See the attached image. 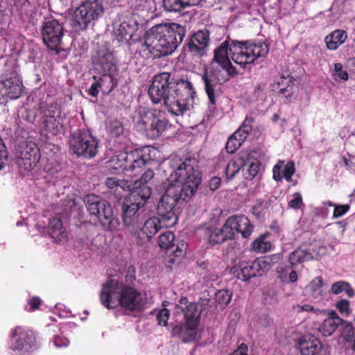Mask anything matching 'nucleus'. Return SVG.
<instances>
[{"instance_id": "f257e3e1", "label": "nucleus", "mask_w": 355, "mask_h": 355, "mask_svg": "<svg viewBox=\"0 0 355 355\" xmlns=\"http://www.w3.org/2000/svg\"><path fill=\"white\" fill-rule=\"evenodd\" d=\"M185 34V26L179 24H156L137 41L136 53L145 60L171 55L182 43Z\"/></svg>"}, {"instance_id": "f03ea898", "label": "nucleus", "mask_w": 355, "mask_h": 355, "mask_svg": "<svg viewBox=\"0 0 355 355\" xmlns=\"http://www.w3.org/2000/svg\"><path fill=\"white\" fill-rule=\"evenodd\" d=\"M268 51V45L265 42L225 40L214 51L213 61L221 67L229 76H234L238 71L231 60L245 68L247 64L254 63L259 58H265Z\"/></svg>"}, {"instance_id": "7ed1b4c3", "label": "nucleus", "mask_w": 355, "mask_h": 355, "mask_svg": "<svg viewBox=\"0 0 355 355\" xmlns=\"http://www.w3.org/2000/svg\"><path fill=\"white\" fill-rule=\"evenodd\" d=\"M100 301L107 309L120 306L129 311H140L146 304L142 293L135 286L124 285L114 279H107L102 285Z\"/></svg>"}, {"instance_id": "20e7f679", "label": "nucleus", "mask_w": 355, "mask_h": 355, "mask_svg": "<svg viewBox=\"0 0 355 355\" xmlns=\"http://www.w3.org/2000/svg\"><path fill=\"white\" fill-rule=\"evenodd\" d=\"M168 165L171 172L167 178V186H180L185 196H192L201 183L198 159L191 157L184 159L175 157L168 159Z\"/></svg>"}, {"instance_id": "39448f33", "label": "nucleus", "mask_w": 355, "mask_h": 355, "mask_svg": "<svg viewBox=\"0 0 355 355\" xmlns=\"http://www.w3.org/2000/svg\"><path fill=\"white\" fill-rule=\"evenodd\" d=\"M182 189L180 186H167L158 202L157 214L165 227H173L178 223L180 206L190 197L185 196Z\"/></svg>"}, {"instance_id": "423d86ee", "label": "nucleus", "mask_w": 355, "mask_h": 355, "mask_svg": "<svg viewBox=\"0 0 355 355\" xmlns=\"http://www.w3.org/2000/svg\"><path fill=\"white\" fill-rule=\"evenodd\" d=\"M172 76L170 73L162 72L155 74L148 88V95L153 103H163L168 112L173 114V111L180 110L175 106L172 87Z\"/></svg>"}, {"instance_id": "0eeeda50", "label": "nucleus", "mask_w": 355, "mask_h": 355, "mask_svg": "<svg viewBox=\"0 0 355 355\" xmlns=\"http://www.w3.org/2000/svg\"><path fill=\"white\" fill-rule=\"evenodd\" d=\"M37 117L42 131L57 136L63 130L65 114L57 101H46L40 103L37 110Z\"/></svg>"}, {"instance_id": "6e6552de", "label": "nucleus", "mask_w": 355, "mask_h": 355, "mask_svg": "<svg viewBox=\"0 0 355 355\" xmlns=\"http://www.w3.org/2000/svg\"><path fill=\"white\" fill-rule=\"evenodd\" d=\"M85 202L89 214L98 219L105 230L114 231L118 228L119 222L118 218L114 216L113 209L110 202L94 194L87 195Z\"/></svg>"}, {"instance_id": "1a4fd4ad", "label": "nucleus", "mask_w": 355, "mask_h": 355, "mask_svg": "<svg viewBox=\"0 0 355 355\" xmlns=\"http://www.w3.org/2000/svg\"><path fill=\"white\" fill-rule=\"evenodd\" d=\"M69 149L77 157L94 158L98 151V140L89 130L78 129L71 133Z\"/></svg>"}, {"instance_id": "9d476101", "label": "nucleus", "mask_w": 355, "mask_h": 355, "mask_svg": "<svg viewBox=\"0 0 355 355\" xmlns=\"http://www.w3.org/2000/svg\"><path fill=\"white\" fill-rule=\"evenodd\" d=\"M24 89L19 66L15 63L6 64L0 76L1 95L10 99H17L21 96Z\"/></svg>"}, {"instance_id": "9b49d317", "label": "nucleus", "mask_w": 355, "mask_h": 355, "mask_svg": "<svg viewBox=\"0 0 355 355\" xmlns=\"http://www.w3.org/2000/svg\"><path fill=\"white\" fill-rule=\"evenodd\" d=\"M169 126V121L164 113L155 109L144 112L137 123L138 128L153 139L159 137Z\"/></svg>"}, {"instance_id": "f8f14e48", "label": "nucleus", "mask_w": 355, "mask_h": 355, "mask_svg": "<svg viewBox=\"0 0 355 355\" xmlns=\"http://www.w3.org/2000/svg\"><path fill=\"white\" fill-rule=\"evenodd\" d=\"M231 77H234V76H229L219 65L218 67L211 65L205 69L202 80L209 99V107L215 106L216 98L220 91V85L223 83L229 80Z\"/></svg>"}, {"instance_id": "ddd939ff", "label": "nucleus", "mask_w": 355, "mask_h": 355, "mask_svg": "<svg viewBox=\"0 0 355 355\" xmlns=\"http://www.w3.org/2000/svg\"><path fill=\"white\" fill-rule=\"evenodd\" d=\"M38 347L37 334L32 329L22 326H17L10 329V350L25 354L34 351Z\"/></svg>"}, {"instance_id": "4468645a", "label": "nucleus", "mask_w": 355, "mask_h": 355, "mask_svg": "<svg viewBox=\"0 0 355 355\" xmlns=\"http://www.w3.org/2000/svg\"><path fill=\"white\" fill-rule=\"evenodd\" d=\"M172 87L175 106L180 110L173 111V115H182L189 109L190 103L193 101L196 92L191 83L187 78L172 76Z\"/></svg>"}, {"instance_id": "2eb2a0df", "label": "nucleus", "mask_w": 355, "mask_h": 355, "mask_svg": "<svg viewBox=\"0 0 355 355\" xmlns=\"http://www.w3.org/2000/svg\"><path fill=\"white\" fill-rule=\"evenodd\" d=\"M273 257L258 258L252 261H240L231 268V273L238 279L246 282L261 276L270 268Z\"/></svg>"}, {"instance_id": "dca6fc26", "label": "nucleus", "mask_w": 355, "mask_h": 355, "mask_svg": "<svg viewBox=\"0 0 355 355\" xmlns=\"http://www.w3.org/2000/svg\"><path fill=\"white\" fill-rule=\"evenodd\" d=\"M103 11L101 3L96 1H86L82 2L74 10L73 20L79 29L85 30L101 16Z\"/></svg>"}, {"instance_id": "f3484780", "label": "nucleus", "mask_w": 355, "mask_h": 355, "mask_svg": "<svg viewBox=\"0 0 355 355\" xmlns=\"http://www.w3.org/2000/svg\"><path fill=\"white\" fill-rule=\"evenodd\" d=\"M64 34L63 26L57 19H51L43 23L42 41L49 50L55 51L56 54H59L62 51L61 44Z\"/></svg>"}, {"instance_id": "a211bd4d", "label": "nucleus", "mask_w": 355, "mask_h": 355, "mask_svg": "<svg viewBox=\"0 0 355 355\" xmlns=\"http://www.w3.org/2000/svg\"><path fill=\"white\" fill-rule=\"evenodd\" d=\"M92 62L94 70L98 73L118 71L113 52L106 42L97 43L95 52L92 55Z\"/></svg>"}, {"instance_id": "6ab92c4d", "label": "nucleus", "mask_w": 355, "mask_h": 355, "mask_svg": "<svg viewBox=\"0 0 355 355\" xmlns=\"http://www.w3.org/2000/svg\"><path fill=\"white\" fill-rule=\"evenodd\" d=\"M175 314H182L184 320L188 325L198 327L200 321L201 311L198 309V304L189 302L188 298L182 296L175 305Z\"/></svg>"}, {"instance_id": "aec40b11", "label": "nucleus", "mask_w": 355, "mask_h": 355, "mask_svg": "<svg viewBox=\"0 0 355 355\" xmlns=\"http://www.w3.org/2000/svg\"><path fill=\"white\" fill-rule=\"evenodd\" d=\"M141 207L124 200L123 204V221L131 232L136 234L144 221L143 214L139 211Z\"/></svg>"}, {"instance_id": "412c9836", "label": "nucleus", "mask_w": 355, "mask_h": 355, "mask_svg": "<svg viewBox=\"0 0 355 355\" xmlns=\"http://www.w3.org/2000/svg\"><path fill=\"white\" fill-rule=\"evenodd\" d=\"M210 32L207 29L199 30L189 38L185 49L193 57L201 58L206 54L209 43Z\"/></svg>"}, {"instance_id": "4be33fe9", "label": "nucleus", "mask_w": 355, "mask_h": 355, "mask_svg": "<svg viewBox=\"0 0 355 355\" xmlns=\"http://www.w3.org/2000/svg\"><path fill=\"white\" fill-rule=\"evenodd\" d=\"M225 228L232 232V240L235 236V232L241 233L244 239L250 237L254 230V225L250 219L243 214L233 215L225 221Z\"/></svg>"}, {"instance_id": "5701e85b", "label": "nucleus", "mask_w": 355, "mask_h": 355, "mask_svg": "<svg viewBox=\"0 0 355 355\" xmlns=\"http://www.w3.org/2000/svg\"><path fill=\"white\" fill-rule=\"evenodd\" d=\"M198 231L211 245L232 240V232L225 228V223L221 228L214 225H203L198 229Z\"/></svg>"}, {"instance_id": "b1692460", "label": "nucleus", "mask_w": 355, "mask_h": 355, "mask_svg": "<svg viewBox=\"0 0 355 355\" xmlns=\"http://www.w3.org/2000/svg\"><path fill=\"white\" fill-rule=\"evenodd\" d=\"M297 347L302 355H326L327 349L314 335L305 334L297 341Z\"/></svg>"}, {"instance_id": "393cba45", "label": "nucleus", "mask_w": 355, "mask_h": 355, "mask_svg": "<svg viewBox=\"0 0 355 355\" xmlns=\"http://www.w3.org/2000/svg\"><path fill=\"white\" fill-rule=\"evenodd\" d=\"M40 159V149L35 144H29L21 151V157L17 163L20 168L30 171L35 167Z\"/></svg>"}, {"instance_id": "a878e982", "label": "nucleus", "mask_w": 355, "mask_h": 355, "mask_svg": "<svg viewBox=\"0 0 355 355\" xmlns=\"http://www.w3.org/2000/svg\"><path fill=\"white\" fill-rule=\"evenodd\" d=\"M164 227L162 220L159 217H150L145 221L142 227L137 230L139 241L138 244L143 245L149 242L150 239L158 232V231Z\"/></svg>"}, {"instance_id": "bb28decb", "label": "nucleus", "mask_w": 355, "mask_h": 355, "mask_svg": "<svg viewBox=\"0 0 355 355\" xmlns=\"http://www.w3.org/2000/svg\"><path fill=\"white\" fill-rule=\"evenodd\" d=\"M139 26V23L137 19V15L132 14L130 17L127 21L122 22L116 31V35L119 42L131 45L132 37L138 30Z\"/></svg>"}, {"instance_id": "cd10ccee", "label": "nucleus", "mask_w": 355, "mask_h": 355, "mask_svg": "<svg viewBox=\"0 0 355 355\" xmlns=\"http://www.w3.org/2000/svg\"><path fill=\"white\" fill-rule=\"evenodd\" d=\"M171 335L173 338L180 340L183 343H191L198 339V327L180 322L172 327Z\"/></svg>"}, {"instance_id": "c85d7f7f", "label": "nucleus", "mask_w": 355, "mask_h": 355, "mask_svg": "<svg viewBox=\"0 0 355 355\" xmlns=\"http://www.w3.org/2000/svg\"><path fill=\"white\" fill-rule=\"evenodd\" d=\"M130 193L125 198L137 206L144 207L151 195V189L148 185L136 184L130 189Z\"/></svg>"}, {"instance_id": "c756f323", "label": "nucleus", "mask_w": 355, "mask_h": 355, "mask_svg": "<svg viewBox=\"0 0 355 355\" xmlns=\"http://www.w3.org/2000/svg\"><path fill=\"white\" fill-rule=\"evenodd\" d=\"M49 234L56 243H64L68 240V232L62 220L58 217L49 220Z\"/></svg>"}, {"instance_id": "7c9ffc66", "label": "nucleus", "mask_w": 355, "mask_h": 355, "mask_svg": "<svg viewBox=\"0 0 355 355\" xmlns=\"http://www.w3.org/2000/svg\"><path fill=\"white\" fill-rule=\"evenodd\" d=\"M295 172V167L293 162L285 164L284 161L279 160L273 166L272 178L277 182H281L284 178L287 182H291Z\"/></svg>"}, {"instance_id": "2f4dec72", "label": "nucleus", "mask_w": 355, "mask_h": 355, "mask_svg": "<svg viewBox=\"0 0 355 355\" xmlns=\"http://www.w3.org/2000/svg\"><path fill=\"white\" fill-rule=\"evenodd\" d=\"M175 235L171 231H166L158 237V245L162 249L166 250H173L175 257H181L184 254L183 250L178 245H175Z\"/></svg>"}, {"instance_id": "473e14b6", "label": "nucleus", "mask_w": 355, "mask_h": 355, "mask_svg": "<svg viewBox=\"0 0 355 355\" xmlns=\"http://www.w3.org/2000/svg\"><path fill=\"white\" fill-rule=\"evenodd\" d=\"M243 166V162L232 159L227 164L225 162H219L216 166V170L222 168V174L225 175L227 182L233 179V178L239 173L241 167Z\"/></svg>"}, {"instance_id": "72a5a7b5", "label": "nucleus", "mask_w": 355, "mask_h": 355, "mask_svg": "<svg viewBox=\"0 0 355 355\" xmlns=\"http://www.w3.org/2000/svg\"><path fill=\"white\" fill-rule=\"evenodd\" d=\"M201 0H164L163 8L166 11L178 12L187 7L198 5Z\"/></svg>"}, {"instance_id": "f704fd0d", "label": "nucleus", "mask_w": 355, "mask_h": 355, "mask_svg": "<svg viewBox=\"0 0 355 355\" xmlns=\"http://www.w3.org/2000/svg\"><path fill=\"white\" fill-rule=\"evenodd\" d=\"M117 72L99 73L101 77L98 78L101 88L104 94L110 95L118 85V79L116 78Z\"/></svg>"}, {"instance_id": "c9c22d12", "label": "nucleus", "mask_w": 355, "mask_h": 355, "mask_svg": "<svg viewBox=\"0 0 355 355\" xmlns=\"http://www.w3.org/2000/svg\"><path fill=\"white\" fill-rule=\"evenodd\" d=\"M127 172H133L137 169L141 168L144 166L149 158H147L145 155L140 153L138 151L131 152L127 153Z\"/></svg>"}, {"instance_id": "e433bc0d", "label": "nucleus", "mask_w": 355, "mask_h": 355, "mask_svg": "<svg viewBox=\"0 0 355 355\" xmlns=\"http://www.w3.org/2000/svg\"><path fill=\"white\" fill-rule=\"evenodd\" d=\"M105 184L111 193H113L117 199H120L123 196V192L125 189H130L128 182L123 180H117L115 178H107L105 181Z\"/></svg>"}, {"instance_id": "4c0bfd02", "label": "nucleus", "mask_w": 355, "mask_h": 355, "mask_svg": "<svg viewBox=\"0 0 355 355\" xmlns=\"http://www.w3.org/2000/svg\"><path fill=\"white\" fill-rule=\"evenodd\" d=\"M127 153H121L119 155H113L108 161L105 162V166L112 173H118L119 171H127Z\"/></svg>"}, {"instance_id": "58836bf2", "label": "nucleus", "mask_w": 355, "mask_h": 355, "mask_svg": "<svg viewBox=\"0 0 355 355\" xmlns=\"http://www.w3.org/2000/svg\"><path fill=\"white\" fill-rule=\"evenodd\" d=\"M347 37V32L343 30H336L325 37L327 47L329 50H336L343 44Z\"/></svg>"}, {"instance_id": "ea45409f", "label": "nucleus", "mask_w": 355, "mask_h": 355, "mask_svg": "<svg viewBox=\"0 0 355 355\" xmlns=\"http://www.w3.org/2000/svg\"><path fill=\"white\" fill-rule=\"evenodd\" d=\"M311 254L308 252L306 245H301L298 248L292 252L289 256V261L292 266H295L304 261L311 260Z\"/></svg>"}, {"instance_id": "a19ab883", "label": "nucleus", "mask_w": 355, "mask_h": 355, "mask_svg": "<svg viewBox=\"0 0 355 355\" xmlns=\"http://www.w3.org/2000/svg\"><path fill=\"white\" fill-rule=\"evenodd\" d=\"M270 206V200L258 198L252 207V214L257 219H261L265 217Z\"/></svg>"}, {"instance_id": "79ce46f5", "label": "nucleus", "mask_w": 355, "mask_h": 355, "mask_svg": "<svg viewBox=\"0 0 355 355\" xmlns=\"http://www.w3.org/2000/svg\"><path fill=\"white\" fill-rule=\"evenodd\" d=\"M270 234L266 232L261 234L257 238L252 244V248L254 252L265 253L269 251L271 248V243L267 241V238Z\"/></svg>"}, {"instance_id": "37998d69", "label": "nucleus", "mask_w": 355, "mask_h": 355, "mask_svg": "<svg viewBox=\"0 0 355 355\" xmlns=\"http://www.w3.org/2000/svg\"><path fill=\"white\" fill-rule=\"evenodd\" d=\"M246 138L243 137L239 131H235L227 139L225 149L230 154L235 153Z\"/></svg>"}, {"instance_id": "c03bdc74", "label": "nucleus", "mask_w": 355, "mask_h": 355, "mask_svg": "<svg viewBox=\"0 0 355 355\" xmlns=\"http://www.w3.org/2000/svg\"><path fill=\"white\" fill-rule=\"evenodd\" d=\"M330 292L334 295H338L345 292L349 297H353L355 295L354 290L349 283L345 281H338L331 285Z\"/></svg>"}, {"instance_id": "a18cd8bd", "label": "nucleus", "mask_w": 355, "mask_h": 355, "mask_svg": "<svg viewBox=\"0 0 355 355\" xmlns=\"http://www.w3.org/2000/svg\"><path fill=\"white\" fill-rule=\"evenodd\" d=\"M309 252L311 254V259H318L327 252V248L320 241H314L310 243H304Z\"/></svg>"}, {"instance_id": "49530a36", "label": "nucleus", "mask_w": 355, "mask_h": 355, "mask_svg": "<svg viewBox=\"0 0 355 355\" xmlns=\"http://www.w3.org/2000/svg\"><path fill=\"white\" fill-rule=\"evenodd\" d=\"M324 285L322 277L319 276L314 278L307 286L311 295L317 299L322 295V286Z\"/></svg>"}, {"instance_id": "de8ad7c7", "label": "nucleus", "mask_w": 355, "mask_h": 355, "mask_svg": "<svg viewBox=\"0 0 355 355\" xmlns=\"http://www.w3.org/2000/svg\"><path fill=\"white\" fill-rule=\"evenodd\" d=\"M107 132L111 137H120L124 135L125 128L121 121L114 120L107 124Z\"/></svg>"}, {"instance_id": "09e8293b", "label": "nucleus", "mask_w": 355, "mask_h": 355, "mask_svg": "<svg viewBox=\"0 0 355 355\" xmlns=\"http://www.w3.org/2000/svg\"><path fill=\"white\" fill-rule=\"evenodd\" d=\"M339 327V323L336 322L332 319H325L322 324L318 327V331L324 336H331Z\"/></svg>"}, {"instance_id": "8fccbe9b", "label": "nucleus", "mask_w": 355, "mask_h": 355, "mask_svg": "<svg viewBox=\"0 0 355 355\" xmlns=\"http://www.w3.org/2000/svg\"><path fill=\"white\" fill-rule=\"evenodd\" d=\"M232 298V293L227 290H220L215 293L214 299L221 308L227 306Z\"/></svg>"}, {"instance_id": "3c124183", "label": "nucleus", "mask_w": 355, "mask_h": 355, "mask_svg": "<svg viewBox=\"0 0 355 355\" xmlns=\"http://www.w3.org/2000/svg\"><path fill=\"white\" fill-rule=\"evenodd\" d=\"M284 84H286V86L285 87H280L279 93L286 98L287 101H286V103H287L291 101L290 98L291 97L293 92V82L291 80H288L286 78H283L282 83H278L279 86L281 85H284Z\"/></svg>"}, {"instance_id": "603ef678", "label": "nucleus", "mask_w": 355, "mask_h": 355, "mask_svg": "<svg viewBox=\"0 0 355 355\" xmlns=\"http://www.w3.org/2000/svg\"><path fill=\"white\" fill-rule=\"evenodd\" d=\"M254 123V119L252 116H247L241 127L236 130L245 138H247L252 129V125Z\"/></svg>"}, {"instance_id": "864d4df0", "label": "nucleus", "mask_w": 355, "mask_h": 355, "mask_svg": "<svg viewBox=\"0 0 355 355\" xmlns=\"http://www.w3.org/2000/svg\"><path fill=\"white\" fill-rule=\"evenodd\" d=\"M261 163L259 160L254 159L250 163L244 177L246 180H252L258 173Z\"/></svg>"}, {"instance_id": "5fc2aeb1", "label": "nucleus", "mask_w": 355, "mask_h": 355, "mask_svg": "<svg viewBox=\"0 0 355 355\" xmlns=\"http://www.w3.org/2000/svg\"><path fill=\"white\" fill-rule=\"evenodd\" d=\"M339 326H340L343 336L347 340L354 336V329L351 322L343 320V322L339 323Z\"/></svg>"}, {"instance_id": "6e6d98bb", "label": "nucleus", "mask_w": 355, "mask_h": 355, "mask_svg": "<svg viewBox=\"0 0 355 355\" xmlns=\"http://www.w3.org/2000/svg\"><path fill=\"white\" fill-rule=\"evenodd\" d=\"M124 277V285L134 286V282L136 281V270L134 266L130 265L125 270ZM122 282V281L121 282Z\"/></svg>"}, {"instance_id": "4d7b16f0", "label": "nucleus", "mask_w": 355, "mask_h": 355, "mask_svg": "<svg viewBox=\"0 0 355 355\" xmlns=\"http://www.w3.org/2000/svg\"><path fill=\"white\" fill-rule=\"evenodd\" d=\"M128 4L135 11H143L150 6L149 0H129Z\"/></svg>"}, {"instance_id": "13d9d810", "label": "nucleus", "mask_w": 355, "mask_h": 355, "mask_svg": "<svg viewBox=\"0 0 355 355\" xmlns=\"http://www.w3.org/2000/svg\"><path fill=\"white\" fill-rule=\"evenodd\" d=\"M336 308L343 316H348L351 313L349 302L345 299L338 301Z\"/></svg>"}, {"instance_id": "bf43d9fd", "label": "nucleus", "mask_w": 355, "mask_h": 355, "mask_svg": "<svg viewBox=\"0 0 355 355\" xmlns=\"http://www.w3.org/2000/svg\"><path fill=\"white\" fill-rule=\"evenodd\" d=\"M170 315V311L167 309H161L157 315L156 319L159 326L166 327L168 325V320Z\"/></svg>"}, {"instance_id": "052dcab7", "label": "nucleus", "mask_w": 355, "mask_h": 355, "mask_svg": "<svg viewBox=\"0 0 355 355\" xmlns=\"http://www.w3.org/2000/svg\"><path fill=\"white\" fill-rule=\"evenodd\" d=\"M350 209V205H335V208L333 211V218H338L343 216Z\"/></svg>"}, {"instance_id": "680f3d73", "label": "nucleus", "mask_w": 355, "mask_h": 355, "mask_svg": "<svg viewBox=\"0 0 355 355\" xmlns=\"http://www.w3.org/2000/svg\"><path fill=\"white\" fill-rule=\"evenodd\" d=\"M155 173L152 169L146 170L141 176L140 179L136 181V184L146 185L154 177Z\"/></svg>"}, {"instance_id": "e2e57ef3", "label": "nucleus", "mask_w": 355, "mask_h": 355, "mask_svg": "<svg viewBox=\"0 0 355 355\" xmlns=\"http://www.w3.org/2000/svg\"><path fill=\"white\" fill-rule=\"evenodd\" d=\"M303 205L302 197L298 192L293 194V199L288 202V206L295 209H299Z\"/></svg>"}, {"instance_id": "0e129e2a", "label": "nucleus", "mask_w": 355, "mask_h": 355, "mask_svg": "<svg viewBox=\"0 0 355 355\" xmlns=\"http://www.w3.org/2000/svg\"><path fill=\"white\" fill-rule=\"evenodd\" d=\"M41 304L42 300L39 297H32L28 300V305L29 306L28 311H34L38 310Z\"/></svg>"}, {"instance_id": "69168bd1", "label": "nucleus", "mask_w": 355, "mask_h": 355, "mask_svg": "<svg viewBox=\"0 0 355 355\" xmlns=\"http://www.w3.org/2000/svg\"><path fill=\"white\" fill-rule=\"evenodd\" d=\"M334 71L335 75L340 79L343 80H347L348 79V73L346 71L343 70V65L341 63L334 64Z\"/></svg>"}, {"instance_id": "338daca9", "label": "nucleus", "mask_w": 355, "mask_h": 355, "mask_svg": "<svg viewBox=\"0 0 355 355\" xmlns=\"http://www.w3.org/2000/svg\"><path fill=\"white\" fill-rule=\"evenodd\" d=\"M93 78L96 81L92 84L91 87L88 89V94L93 97H97L99 93V88H101V85L96 76H94Z\"/></svg>"}, {"instance_id": "774afa93", "label": "nucleus", "mask_w": 355, "mask_h": 355, "mask_svg": "<svg viewBox=\"0 0 355 355\" xmlns=\"http://www.w3.org/2000/svg\"><path fill=\"white\" fill-rule=\"evenodd\" d=\"M7 159V151L6 146L0 137V170L4 167L5 161Z\"/></svg>"}]
</instances>
